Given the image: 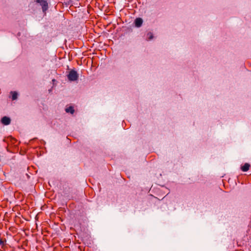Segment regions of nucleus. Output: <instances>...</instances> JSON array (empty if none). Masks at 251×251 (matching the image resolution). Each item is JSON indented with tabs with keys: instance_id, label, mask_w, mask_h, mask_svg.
<instances>
[{
	"instance_id": "f257e3e1",
	"label": "nucleus",
	"mask_w": 251,
	"mask_h": 251,
	"mask_svg": "<svg viewBox=\"0 0 251 251\" xmlns=\"http://www.w3.org/2000/svg\"><path fill=\"white\" fill-rule=\"evenodd\" d=\"M35 2L39 4L41 6L42 11L44 14H46L47 11L49 9V4L46 0H36Z\"/></svg>"
},
{
	"instance_id": "f03ea898",
	"label": "nucleus",
	"mask_w": 251,
	"mask_h": 251,
	"mask_svg": "<svg viewBox=\"0 0 251 251\" xmlns=\"http://www.w3.org/2000/svg\"><path fill=\"white\" fill-rule=\"evenodd\" d=\"M79 75L75 70H71L67 75L68 79L71 81H76L78 79Z\"/></svg>"
},
{
	"instance_id": "7ed1b4c3",
	"label": "nucleus",
	"mask_w": 251,
	"mask_h": 251,
	"mask_svg": "<svg viewBox=\"0 0 251 251\" xmlns=\"http://www.w3.org/2000/svg\"><path fill=\"white\" fill-rule=\"evenodd\" d=\"M1 122L3 125L7 126L10 124L11 120L10 118L4 116L1 118Z\"/></svg>"
},
{
	"instance_id": "20e7f679",
	"label": "nucleus",
	"mask_w": 251,
	"mask_h": 251,
	"mask_svg": "<svg viewBox=\"0 0 251 251\" xmlns=\"http://www.w3.org/2000/svg\"><path fill=\"white\" fill-rule=\"evenodd\" d=\"M135 25L136 27H140L143 23V20L141 18H137L135 20Z\"/></svg>"
},
{
	"instance_id": "39448f33",
	"label": "nucleus",
	"mask_w": 251,
	"mask_h": 251,
	"mask_svg": "<svg viewBox=\"0 0 251 251\" xmlns=\"http://www.w3.org/2000/svg\"><path fill=\"white\" fill-rule=\"evenodd\" d=\"M250 167V164L246 163L244 165L241 166V169L243 172H247L249 170Z\"/></svg>"
},
{
	"instance_id": "423d86ee",
	"label": "nucleus",
	"mask_w": 251,
	"mask_h": 251,
	"mask_svg": "<svg viewBox=\"0 0 251 251\" xmlns=\"http://www.w3.org/2000/svg\"><path fill=\"white\" fill-rule=\"evenodd\" d=\"M65 111L67 113H70L72 114H74V113L75 112L74 107L72 106H70L68 107H67L65 109Z\"/></svg>"
},
{
	"instance_id": "0eeeda50",
	"label": "nucleus",
	"mask_w": 251,
	"mask_h": 251,
	"mask_svg": "<svg viewBox=\"0 0 251 251\" xmlns=\"http://www.w3.org/2000/svg\"><path fill=\"white\" fill-rule=\"evenodd\" d=\"M10 93L12 96V100H15L17 99L18 94L16 91H11Z\"/></svg>"
},
{
	"instance_id": "6e6552de",
	"label": "nucleus",
	"mask_w": 251,
	"mask_h": 251,
	"mask_svg": "<svg viewBox=\"0 0 251 251\" xmlns=\"http://www.w3.org/2000/svg\"><path fill=\"white\" fill-rule=\"evenodd\" d=\"M148 40H151L153 38V35L152 32H149L147 34Z\"/></svg>"
},
{
	"instance_id": "1a4fd4ad",
	"label": "nucleus",
	"mask_w": 251,
	"mask_h": 251,
	"mask_svg": "<svg viewBox=\"0 0 251 251\" xmlns=\"http://www.w3.org/2000/svg\"><path fill=\"white\" fill-rule=\"evenodd\" d=\"M5 242H6L5 240H3V239L0 238V247L1 248H3V247L5 246Z\"/></svg>"
},
{
	"instance_id": "9d476101",
	"label": "nucleus",
	"mask_w": 251,
	"mask_h": 251,
	"mask_svg": "<svg viewBox=\"0 0 251 251\" xmlns=\"http://www.w3.org/2000/svg\"><path fill=\"white\" fill-rule=\"evenodd\" d=\"M123 1V2H125V0H122Z\"/></svg>"
}]
</instances>
